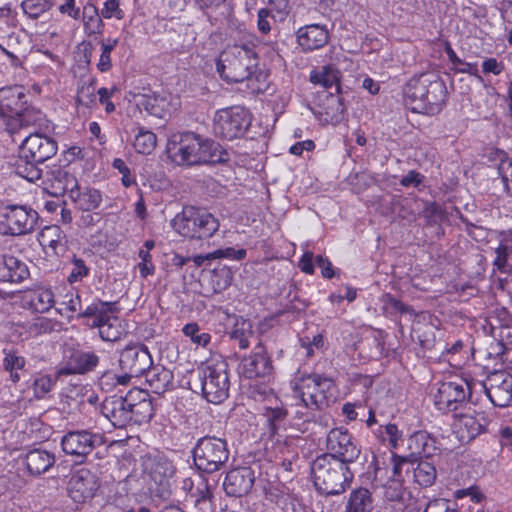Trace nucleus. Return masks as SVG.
Instances as JSON below:
<instances>
[{
  "label": "nucleus",
  "mask_w": 512,
  "mask_h": 512,
  "mask_svg": "<svg viewBox=\"0 0 512 512\" xmlns=\"http://www.w3.org/2000/svg\"><path fill=\"white\" fill-rule=\"evenodd\" d=\"M171 161L180 166L215 164L228 160V154L221 145L193 132L178 133L167 143Z\"/></svg>",
  "instance_id": "nucleus-1"
},
{
  "label": "nucleus",
  "mask_w": 512,
  "mask_h": 512,
  "mask_svg": "<svg viewBox=\"0 0 512 512\" xmlns=\"http://www.w3.org/2000/svg\"><path fill=\"white\" fill-rule=\"evenodd\" d=\"M403 95L413 111L433 113L444 103L446 87L435 74L423 73L406 83Z\"/></svg>",
  "instance_id": "nucleus-2"
},
{
  "label": "nucleus",
  "mask_w": 512,
  "mask_h": 512,
  "mask_svg": "<svg viewBox=\"0 0 512 512\" xmlns=\"http://www.w3.org/2000/svg\"><path fill=\"white\" fill-rule=\"evenodd\" d=\"M258 58L256 52L245 45L227 47L219 56L217 71L220 76L231 83L251 81L256 76Z\"/></svg>",
  "instance_id": "nucleus-3"
},
{
  "label": "nucleus",
  "mask_w": 512,
  "mask_h": 512,
  "mask_svg": "<svg viewBox=\"0 0 512 512\" xmlns=\"http://www.w3.org/2000/svg\"><path fill=\"white\" fill-rule=\"evenodd\" d=\"M314 485L326 495H337L345 491L353 479L347 464L332 456L317 457L311 467Z\"/></svg>",
  "instance_id": "nucleus-4"
},
{
  "label": "nucleus",
  "mask_w": 512,
  "mask_h": 512,
  "mask_svg": "<svg viewBox=\"0 0 512 512\" xmlns=\"http://www.w3.org/2000/svg\"><path fill=\"white\" fill-rule=\"evenodd\" d=\"M292 389L300 404L312 411L321 410L336 399L333 380L316 373L296 378Z\"/></svg>",
  "instance_id": "nucleus-5"
},
{
  "label": "nucleus",
  "mask_w": 512,
  "mask_h": 512,
  "mask_svg": "<svg viewBox=\"0 0 512 512\" xmlns=\"http://www.w3.org/2000/svg\"><path fill=\"white\" fill-rule=\"evenodd\" d=\"M174 230L190 239H207L219 229V221L210 212L195 207H185L172 220Z\"/></svg>",
  "instance_id": "nucleus-6"
},
{
  "label": "nucleus",
  "mask_w": 512,
  "mask_h": 512,
  "mask_svg": "<svg viewBox=\"0 0 512 512\" xmlns=\"http://www.w3.org/2000/svg\"><path fill=\"white\" fill-rule=\"evenodd\" d=\"M117 313L116 302L95 299L79 314V317L91 319L89 325L98 329L101 339L114 342L119 340L123 334L121 320L117 317Z\"/></svg>",
  "instance_id": "nucleus-7"
},
{
  "label": "nucleus",
  "mask_w": 512,
  "mask_h": 512,
  "mask_svg": "<svg viewBox=\"0 0 512 512\" xmlns=\"http://www.w3.org/2000/svg\"><path fill=\"white\" fill-rule=\"evenodd\" d=\"M203 396L211 403H221L228 396L230 381L228 364L223 359H211L198 370Z\"/></svg>",
  "instance_id": "nucleus-8"
},
{
  "label": "nucleus",
  "mask_w": 512,
  "mask_h": 512,
  "mask_svg": "<svg viewBox=\"0 0 512 512\" xmlns=\"http://www.w3.org/2000/svg\"><path fill=\"white\" fill-rule=\"evenodd\" d=\"M226 439L216 436H204L198 439L193 448V460L196 468L206 473L219 471L229 459Z\"/></svg>",
  "instance_id": "nucleus-9"
},
{
  "label": "nucleus",
  "mask_w": 512,
  "mask_h": 512,
  "mask_svg": "<svg viewBox=\"0 0 512 512\" xmlns=\"http://www.w3.org/2000/svg\"><path fill=\"white\" fill-rule=\"evenodd\" d=\"M251 124L248 110L241 106L219 109L213 117V133L224 140L242 137Z\"/></svg>",
  "instance_id": "nucleus-10"
},
{
  "label": "nucleus",
  "mask_w": 512,
  "mask_h": 512,
  "mask_svg": "<svg viewBox=\"0 0 512 512\" xmlns=\"http://www.w3.org/2000/svg\"><path fill=\"white\" fill-rule=\"evenodd\" d=\"M473 385L463 378L439 384L434 394V403L438 410L450 412L457 410L471 396Z\"/></svg>",
  "instance_id": "nucleus-11"
},
{
  "label": "nucleus",
  "mask_w": 512,
  "mask_h": 512,
  "mask_svg": "<svg viewBox=\"0 0 512 512\" xmlns=\"http://www.w3.org/2000/svg\"><path fill=\"white\" fill-rule=\"evenodd\" d=\"M130 101L145 110L150 115L158 118H165L175 112L179 105V99L169 93H157L150 89H143L142 92H130Z\"/></svg>",
  "instance_id": "nucleus-12"
},
{
  "label": "nucleus",
  "mask_w": 512,
  "mask_h": 512,
  "mask_svg": "<svg viewBox=\"0 0 512 512\" xmlns=\"http://www.w3.org/2000/svg\"><path fill=\"white\" fill-rule=\"evenodd\" d=\"M135 396H141V389H131L125 397L109 396L101 404V413L116 428H125L131 425V416L129 414L130 402L135 401Z\"/></svg>",
  "instance_id": "nucleus-13"
},
{
  "label": "nucleus",
  "mask_w": 512,
  "mask_h": 512,
  "mask_svg": "<svg viewBox=\"0 0 512 512\" xmlns=\"http://www.w3.org/2000/svg\"><path fill=\"white\" fill-rule=\"evenodd\" d=\"M2 216L5 219L6 228L1 230V232L13 236L32 232L38 219V214L35 210L19 205L5 207Z\"/></svg>",
  "instance_id": "nucleus-14"
},
{
  "label": "nucleus",
  "mask_w": 512,
  "mask_h": 512,
  "mask_svg": "<svg viewBox=\"0 0 512 512\" xmlns=\"http://www.w3.org/2000/svg\"><path fill=\"white\" fill-rule=\"evenodd\" d=\"M327 449L330 455L343 463L354 462L360 455V447L347 429L339 427L331 429L327 435Z\"/></svg>",
  "instance_id": "nucleus-15"
},
{
  "label": "nucleus",
  "mask_w": 512,
  "mask_h": 512,
  "mask_svg": "<svg viewBox=\"0 0 512 512\" xmlns=\"http://www.w3.org/2000/svg\"><path fill=\"white\" fill-rule=\"evenodd\" d=\"M485 394L496 407H507L512 402V375L506 371H495L480 383Z\"/></svg>",
  "instance_id": "nucleus-16"
},
{
  "label": "nucleus",
  "mask_w": 512,
  "mask_h": 512,
  "mask_svg": "<svg viewBox=\"0 0 512 512\" xmlns=\"http://www.w3.org/2000/svg\"><path fill=\"white\" fill-rule=\"evenodd\" d=\"M101 444V436L87 430L67 432L61 440L64 453L83 461L93 449Z\"/></svg>",
  "instance_id": "nucleus-17"
},
{
  "label": "nucleus",
  "mask_w": 512,
  "mask_h": 512,
  "mask_svg": "<svg viewBox=\"0 0 512 512\" xmlns=\"http://www.w3.org/2000/svg\"><path fill=\"white\" fill-rule=\"evenodd\" d=\"M57 149L55 140L37 133L27 136L20 145L21 157L38 163L53 157Z\"/></svg>",
  "instance_id": "nucleus-18"
},
{
  "label": "nucleus",
  "mask_w": 512,
  "mask_h": 512,
  "mask_svg": "<svg viewBox=\"0 0 512 512\" xmlns=\"http://www.w3.org/2000/svg\"><path fill=\"white\" fill-rule=\"evenodd\" d=\"M488 419L482 412H467L456 416L453 423L454 432L462 443H468L483 433Z\"/></svg>",
  "instance_id": "nucleus-19"
},
{
  "label": "nucleus",
  "mask_w": 512,
  "mask_h": 512,
  "mask_svg": "<svg viewBox=\"0 0 512 512\" xmlns=\"http://www.w3.org/2000/svg\"><path fill=\"white\" fill-rule=\"evenodd\" d=\"M119 364L123 371H129L136 374V376H140L151 368L152 358L147 347L130 345L122 350Z\"/></svg>",
  "instance_id": "nucleus-20"
},
{
  "label": "nucleus",
  "mask_w": 512,
  "mask_h": 512,
  "mask_svg": "<svg viewBox=\"0 0 512 512\" xmlns=\"http://www.w3.org/2000/svg\"><path fill=\"white\" fill-rule=\"evenodd\" d=\"M238 371L242 377L247 379L269 375L272 371V364L265 349L262 346L256 347L249 356L241 360Z\"/></svg>",
  "instance_id": "nucleus-21"
},
{
  "label": "nucleus",
  "mask_w": 512,
  "mask_h": 512,
  "mask_svg": "<svg viewBox=\"0 0 512 512\" xmlns=\"http://www.w3.org/2000/svg\"><path fill=\"white\" fill-rule=\"evenodd\" d=\"M314 113L323 124H338L344 118L343 99L338 94L325 90L320 94V103Z\"/></svg>",
  "instance_id": "nucleus-22"
},
{
  "label": "nucleus",
  "mask_w": 512,
  "mask_h": 512,
  "mask_svg": "<svg viewBox=\"0 0 512 512\" xmlns=\"http://www.w3.org/2000/svg\"><path fill=\"white\" fill-rule=\"evenodd\" d=\"M254 472L249 467L230 470L224 479L223 488L227 495L242 497L247 495L254 484Z\"/></svg>",
  "instance_id": "nucleus-23"
},
{
  "label": "nucleus",
  "mask_w": 512,
  "mask_h": 512,
  "mask_svg": "<svg viewBox=\"0 0 512 512\" xmlns=\"http://www.w3.org/2000/svg\"><path fill=\"white\" fill-rule=\"evenodd\" d=\"M297 43L304 52L324 47L329 41V32L325 25L309 24L296 32Z\"/></svg>",
  "instance_id": "nucleus-24"
},
{
  "label": "nucleus",
  "mask_w": 512,
  "mask_h": 512,
  "mask_svg": "<svg viewBox=\"0 0 512 512\" xmlns=\"http://www.w3.org/2000/svg\"><path fill=\"white\" fill-rule=\"evenodd\" d=\"M99 362V357L93 352L75 351L73 352L65 366L57 371V376L84 374L92 371Z\"/></svg>",
  "instance_id": "nucleus-25"
},
{
  "label": "nucleus",
  "mask_w": 512,
  "mask_h": 512,
  "mask_svg": "<svg viewBox=\"0 0 512 512\" xmlns=\"http://www.w3.org/2000/svg\"><path fill=\"white\" fill-rule=\"evenodd\" d=\"M29 271L25 263L14 256L0 257V281L19 283L26 279Z\"/></svg>",
  "instance_id": "nucleus-26"
},
{
  "label": "nucleus",
  "mask_w": 512,
  "mask_h": 512,
  "mask_svg": "<svg viewBox=\"0 0 512 512\" xmlns=\"http://www.w3.org/2000/svg\"><path fill=\"white\" fill-rule=\"evenodd\" d=\"M55 461L53 453L39 448L29 450L25 456L27 471L33 476H39L47 472Z\"/></svg>",
  "instance_id": "nucleus-27"
},
{
  "label": "nucleus",
  "mask_w": 512,
  "mask_h": 512,
  "mask_svg": "<svg viewBox=\"0 0 512 512\" xmlns=\"http://www.w3.org/2000/svg\"><path fill=\"white\" fill-rule=\"evenodd\" d=\"M266 401L261 408V414L271 433L275 434L284 425L287 411L274 395H270Z\"/></svg>",
  "instance_id": "nucleus-28"
},
{
  "label": "nucleus",
  "mask_w": 512,
  "mask_h": 512,
  "mask_svg": "<svg viewBox=\"0 0 512 512\" xmlns=\"http://www.w3.org/2000/svg\"><path fill=\"white\" fill-rule=\"evenodd\" d=\"M94 477L89 473L86 475H74L69 482V493L75 502H84L94 496L96 490Z\"/></svg>",
  "instance_id": "nucleus-29"
},
{
  "label": "nucleus",
  "mask_w": 512,
  "mask_h": 512,
  "mask_svg": "<svg viewBox=\"0 0 512 512\" xmlns=\"http://www.w3.org/2000/svg\"><path fill=\"white\" fill-rule=\"evenodd\" d=\"M146 381L156 394H163L174 387L172 371L161 366L149 368L146 371Z\"/></svg>",
  "instance_id": "nucleus-30"
},
{
  "label": "nucleus",
  "mask_w": 512,
  "mask_h": 512,
  "mask_svg": "<svg viewBox=\"0 0 512 512\" xmlns=\"http://www.w3.org/2000/svg\"><path fill=\"white\" fill-rule=\"evenodd\" d=\"M70 199L80 210L92 211L100 206L102 194L95 188L78 186L71 192Z\"/></svg>",
  "instance_id": "nucleus-31"
},
{
  "label": "nucleus",
  "mask_w": 512,
  "mask_h": 512,
  "mask_svg": "<svg viewBox=\"0 0 512 512\" xmlns=\"http://www.w3.org/2000/svg\"><path fill=\"white\" fill-rule=\"evenodd\" d=\"M136 400L130 402L129 414L131 425H141L148 422L153 416V406L148 399L147 392L141 390V396H135Z\"/></svg>",
  "instance_id": "nucleus-32"
},
{
  "label": "nucleus",
  "mask_w": 512,
  "mask_h": 512,
  "mask_svg": "<svg viewBox=\"0 0 512 512\" xmlns=\"http://www.w3.org/2000/svg\"><path fill=\"white\" fill-rule=\"evenodd\" d=\"M49 181L56 193H68L69 197L79 186L76 177L68 169L61 167L51 170Z\"/></svg>",
  "instance_id": "nucleus-33"
},
{
  "label": "nucleus",
  "mask_w": 512,
  "mask_h": 512,
  "mask_svg": "<svg viewBox=\"0 0 512 512\" xmlns=\"http://www.w3.org/2000/svg\"><path fill=\"white\" fill-rule=\"evenodd\" d=\"M82 21L84 33L88 37L103 34L105 24L96 6L88 5L84 8Z\"/></svg>",
  "instance_id": "nucleus-34"
},
{
  "label": "nucleus",
  "mask_w": 512,
  "mask_h": 512,
  "mask_svg": "<svg viewBox=\"0 0 512 512\" xmlns=\"http://www.w3.org/2000/svg\"><path fill=\"white\" fill-rule=\"evenodd\" d=\"M132 145L137 153L149 155L156 148L157 137L151 130L138 126L134 130Z\"/></svg>",
  "instance_id": "nucleus-35"
},
{
  "label": "nucleus",
  "mask_w": 512,
  "mask_h": 512,
  "mask_svg": "<svg viewBox=\"0 0 512 512\" xmlns=\"http://www.w3.org/2000/svg\"><path fill=\"white\" fill-rule=\"evenodd\" d=\"M3 354V369L9 373L10 380L13 383L19 382L21 379L19 371L24 369L26 365V359L17 351L12 349H4Z\"/></svg>",
  "instance_id": "nucleus-36"
},
{
  "label": "nucleus",
  "mask_w": 512,
  "mask_h": 512,
  "mask_svg": "<svg viewBox=\"0 0 512 512\" xmlns=\"http://www.w3.org/2000/svg\"><path fill=\"white\" fill-rule=\"evenodd\" d=\"M373 500L372 495L368 489L360 488L352 491L348 503L346 505V512H372Z\"/></svg>",
  "instance_id": "nucleus-37"
},
{
  "label": "nucleus",
  "mask_w": 512,
  "mask_h": 512,
  "mask_svg": "<svg viewBox=\"0 0 512 512\" xmlns=\"http://www.w3.org/2000/svg\"><path fill=\"white\" fill-rule=\"evenodd\" d=\"M409 448L416 454L430 457L436 450L435 439L424 431L415 432L409 439Z\"/></svg>",
  "instance_id": "nucleus-38"
},
{
  "label": "nucleus",
  "mask_w": 512,
  "mask_h": 512,
  "mask_svg": "<svg viewBox=\"0 0 512 512\" xmlns=\"http://www.w3.org/2000/svg\"><path fill=\"white\" fill-rule=\"evenodd\" d=\"M310 80L325 89L334 88L335 91L338 92L340 72L332 66H323L321 70L311 73Z\"/></svg>",
  "instance_id": "nucleus-39"
},
{
  "label": "nucleus",
  "mask_w": 512,
  "mask_h": 512,
  "mask_svg": "<svg viewBox=\"0 0 512 512\" xmlns=\"http://www.w3.org/2000/svg\"><path fill=\"white\" fill-rule=\"evenodd\" d=\"M413 476L418 485L422 487H430L436 480V468L428 461H420L413 468Z\"/></svg>",
  "instance_id": "nucleus-40"
},
{
  "label": "nucleus",
  "mask_w": 512,
  "mask_h": 512,
  "mask_svg": "<svg viewBox=\"0 0 512 512\" xmlns=\"http://www.w3.org/2000/svg\"><path fill=\"white\" fill-rule=\"evenodd\" d=\"M54 294L51 289L39 288L31 293L30 303L36 312L44 313L53 306Z\"/></svg>",
  "instance_id": "nucleus-41"
},
{
  "label": "nucleus",
  "mask_w": 512,
  "mask_h": 512,
  "mask_svg": "<svg viewBox=\"0 0 512 512\" xmlns=\"http://www.w3.org/2000/svg\"><path fill=\"white\" fill-rule=\"evenodd\" d=\"M119 40L117 38L108 37L100 41L101 54L97 63V69L104 73L108 72L112 68L111 53L118 45Z\"/></svg>",
  "instance_id": "nucleus-42"
},
{
  "label": "nucleus",
  "mask_w": 512,
  "mask_h": 512,
  "mask_svg": "<svg viewBox=\"0 0 512 512\" xmlns=\"http://www.w3.org/2000/svg\"><path fill=\"white\" fill-rule=\"evenodd\" d=\"M23 97L24 95L20 87L14 86L0 89V105L11 112L18 111Z\"/></svg>",
  "instance_id": "nucleus-43"
},
{
  "label": "nucleus",
  "mask_w": 512,
  "mask_h": 512,
  "mask_svg": "<svg viewBox=\"0 0 512 512\" xmlns=\"http://www.w3.org/2000/svg\"><path fill=\"white\" fill-rule=\"evenodd\" d=\"M145 470L149 473L155 483L163 485L168 476L172 474L171 467L167 462L149 460L145 463Z\"/></svg>",
  "instance_id": "nucleus-44"
},
{
  "label": "nucleus",
  "mask_w": 512,
  "mask_h": 512,
  "mask_svg": "<svg viewBox=\"0 0 512 512\" xmlns=\"http://www.w3.org/2000/svg\"><path fill=\"white\" fill-rule=\"evenodd\" d=\"M56 379L50 375L38 374L35 376L32 387L34 396L37 399H43L54 387Z\"/></svg>",
  "instance_id": "nucleus-45"
},
{
  "label": "nucleus",
  "mask_w": 512,
  "mask_h": 512,
  "mask_svg": "<svg viewBox=\"0 0 512 512\" xmlns=\"http://www.w3.org/2000/svg\"><path fill=\"white\" fill-rule=\"evenodd\" d=\"M183 334L197 346L205 347L209 344L211 336L208 333L201 332L197 323H188L182 328Z\"/></svg>",
  "instance_id": "nucleus-46"
},
{
  "label": "nucleus",
  "mask_w": 512,
  "mask_h": 512,
  "mask_svg": "<svg viewBox=\"0 0 512 512\" xmlns=\"http://www.w3.org/2000/svg\"><path fill=\"white\" fill-rule=\"evenodd\" d=\"M51 7L49 0H24L21 3L23 12L32 19H37Z\"/></svg>",
  "instance_id": "nucleus-47"
},
{
  "label": "nucleus",
  "mask_w": 512,
  "mask_h": 512,
  "mask_svg": "<svg viewBox=\"0 0 512 512\" xmlns=\"http://www.w3.org/2000/svg\"><path fill=\"white\" fill-rule=\"evenodd\" d=\"M76 102L87 108L92 107L96 102V87L92 83L81 85L77 92Z\"/></svg>",
  "instance_id": "nucleus-48"
},
{
  "label": "nucleus",
  "mask_w": 512,
  "mask_h": 512,
  "mask_svg": "<svg viewBox=\"0 0 512 512\" xmlns=\"http://www.w3.org/2000/svg\"><path fill=\"white\" fill-rule=\"evenodd\" d=\"M385 489V497L389 501L400 500L403 496V478L392 479L388 478L387 482L383 484Z\"/></svg>",
  "instance_id": "nucleus-49"
},
{
  "label": "nucleus",
  "mask_w": 512,
  "mask_h": 512,
  "mask_svg": "<svg viewBox=\"0 0 512 512\" xmlns=\"http://www.w3.org/2000/svg\"><path fill=\"white\" fill-rule=\"evenodd\" d=\"M511 252L512 246L507 243L500 244L499 247L496 249V257L494 259L493 264L498 270L502 272L508 271V259L510 257Z\"/></svg>",
  "instance_id": "nucleus-50"
},
{
  "label": "nucleus",
  "mask_w": 512,
  "mask_h": 512,
  "mask_svg": "<svg viewBox=\"0 0 512 512\" xmlns=\"http://www.w3.org/2000/svg\"><path fill=\"white\" fill-rule=\"evenodd\" d=\"M16 173L30 182H34L41 177V171L31 160H27L24 164H18L16 167Z\"/></svg>",
  "instance_id": "nucleus-51"
},
{
  "label": "nucleus",
  "mask_w": 512,
  "mask_h": 512,
  "mask_svg": "<svg viewBox=\"0 0 512 512\" xmlns=\"http://www.w3.org/2000/svg\"><path fill=\"white\" fill-rule=\"evenodd\" d=\"M100 14L105 19L116 18L117 20H121L124 18V11L121 9L118 0H106L103 3Z\"/></svg>",
  "instance_id": "nucleus-52"
},
{
  "label": "nucleus",
  "mask_w": 512,
  "mask_h": 512,
  "mask_svg": "<svg viewBox=\"0 0 512 512\" xmlns=\"http://www.w3.org/2000/svg\"><path fill=\"white\" fill-rule=\"evenodd\" d=\"M89 268L86 266L85 262L80 259L74 257L72 260V269L68 276L69 283H75L81 281L83 278L88 276Z\"/></svg>",
  "instance_id": "nucleus-53"
},
{
  "label": "nucleus",
  "mask_w": 512,
  "mask_h": 512,
  "mask_svg": "<svg viewBox=\"0 0 512 512\" xmlns=\"http://www.w3.org/2000/svg\"><path fill=\"white\" fill-rule=\"evenodd\" d=\"M212 282L214 291L219 293L231 285L232 274L228 269H221L214 272Z\"/></svg>",
  "instance_id": "nucleus-54"
},
{
  "label": "nucleus",
  "mask_w": 512,
  "mask_h": 512,
  "mask_svg": "<svg viewBox=\"0 0 512 512\" xmlns=\"http://www.w3.org/2000/svg\"><path fill=\"white\" fill-rule=\"evenodd\" d=\"M498 172L501 175L507 194L512 196V160H501Z\"/></svg>",
  "instance_id": "nucleus-55"
},
{
  "label": "nucleus",
  "mask_w": 512,
  "mask_h": 512,
  "mask_svg": "<svg viewBox=\"0 0 512 512\" xmlns=\"http://www.w3.org/2000/svg\"><path fill=\"white\" fill-rule=\"evenodd\" d=\"M208 257L214 259L226 258L231 260H242L246 257V250L244 249H234L232 247H227L224 249H218L211 253H208Z\"/></svg>",
  "instance_id": "nucleus-56"
},
{
  "label": "nucleus",
  "mask_w": 512,
  "mask_h": 512,
  "mask_svg": "<svg viewBox=\"0 0 512 512\" xmlns=\"http://www.w3.org/2000/svg\"><path fill=\"white\" fill-rule=\"evenodd\" d=\"M424 512H458L456 504L446 499H434L430 501Z\"/></svg>",
  "instance_id": "nucleus-57"
},
{
  "label": "nucleus",
  "mask_w": 512,
  "mask_h": 512,
  "mask_svg": "<svg viewBox=\"0 0 512 512\" xmlns=\"http://www.w3.org/2000/svg\"><path fill=\"white\" fill-rule=\"evenodd\" d=\"M55 323L46 317L36 318L29 326V332L33 335L48 333L54 329Z\"/></svg>",
  "instance_id": "nucleus-58"
},
{
  "label": "nucleus",
  "mask_w": 512,
  "mask_h": 512,
  "mask_svg": "<svg viewBox=\"0 0 512 512\" xmlns=\"http://www.w3.org/2000/svg\"><path fill=\"white\" fill-rule=\"evenodd\" d=\"M141 262L138 264V269L141 277L146 278L149 275H153L155 272L154 264L152 263V256L150 252L141 249L138 253Z\"/></svg>",
  "instance_id": "nucleus-59"
},
{
  "label": "nucleus",
  "mask_w": 512,
  "mask_h": 512,
  "mask_svg": "<svg viewBox=\"0 0 512 512\" xmlns=\"http://www.w3.org/2000/svg\"><path fill=\"white\" fill-rule=\"evenodd\" d=\"M60 234L61 231L58 226L46 227L41 233L42 244L55 249L60 241Z\"/></svg>",
  "instance_id": "nucleus-60"
},
{
  "label": "nucleus",
  "mask_w": 512,
  "mask_h": 512,
  "mask_svg": "<svg viewBox=\"0 0 512 512\" xmlns=\"http://www.w3.org/2000/svg\"><path fill=\"white\" fill-rule=\"evenodd\" d=\"M257 28L260 33L266 35L271 31V22L270 18H273L274 15L271 14V11L266 8H261L258 11L257 15Z\"/></svg>",
  "instance_id": "nucleus-61"
},
{
  "label": "nucleus",
  "mask_w": 512,
  "mask_h": 512,
  "mask_svg": "<svg viewBox=\"0 0 512 512\" xmlns=\"http://www.w3.org/2000/svg\"><path fill=\"white\" fill-rule=\"evenodd\" d=\"M113 167L122 174V183L125 187H129L135 183L134 177L131 175L129 168L124 160L116 158L113 161Z\"/></svg>",
  "instance_id": "nucleus-62"
},
{
  "label": "nucleus",
  "mask_w": 512,
  "mask_h": 512,
  "mask_svg": "<svg viewBox=\"0 0 512 512\" xmlns=\"http://www.w3.org/2000/svg\"><path fill=\"white\" fill-rule=\"evenodd\" d=\"M132 377H137L136 374H132L129 371H124L123 375H117L115 373L109 372L105 373L101 378V383L115 382L118 385L125 386L127 385Z\"/></svg>",
  "instance_id": "nucleus-63"
},
{
  "label": "nucleus",
  "mask_w": 512,
  "mask_h": 512,
  "mask_svg": "<svg viewBox=\"0 0 512 512\" xmlns=\"http://www.w3.org/2000/svg\"><path fill=\"white\" fill-rule=\"evenodd\" d=\"M384 435L387 437L384 438V440L388 441L391 448H396L398 446V442L401 438V433L395 424L386 425L384 427Z\"/></svg>",
  "instance_id": "nucleus-64"
}]
</instances>
